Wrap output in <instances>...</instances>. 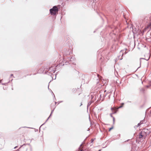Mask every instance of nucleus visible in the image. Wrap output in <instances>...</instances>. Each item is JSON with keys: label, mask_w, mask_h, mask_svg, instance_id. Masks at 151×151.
I'll list each match as a JSON object with an SVG mask.
<instances>
[{"label": "nucleus", "mask_w": 151, "mask_h": 151, "mask_svg": "<svg viewBox=\"0 0 151 151\" xmlns=\"http://www.w3.org/2000/svg\"><path fill=\"white\" fill-rule=\"evenodd\" d=\"M50 11L51 15H56L57 13H58V9L57 6H54L52 9H50Z\"/></svg>", "instance_id": "nucleus-1"}, {"label": "nucleus", "mask_w": 151, "mask_h": 151, "mask_svg": "<svg viewBox=\"0 0 151 151\" xmlns=\"http://www.w3.org/2000/svg\"><path fill=\"white\" fill-rule=\"evenodd\" d=\"M73 91L74 93H78L79 95L81 93L80 90L76 88H73Z\"/></svg>", "instance_id": "nucleus-2"}, {"label": "nucleus", "mask_w": 151, "mask_h": 151, "mask_svg": "<svg viewBox=\"0 0 151 151\" xmlns=\"http://www.w3.org/2000/svg\"><path fill=\"white\" fill-rule=\"evenodd\" d=\"M118 109L119 108H116V107H115L111 108V110L112 111V114H114L116 113Z\"/></svg>", "instance_id": "nucleus-3"}, {"label": "nucleus", "mask_w": 151, "mask_h": 151, "mask_svg": "<svg viewBox=\"0 0 151 151\" xmlns=\"http://www.w3.org/2000/svg\"><path fill=\"white\" fill-rule=\"evenodd\" d=\"M144 133V132H141L139 134V138H141L144 137V135L143 134Z\"/></svg>", "instance_id": "nucleus-4"}, {"label": "nucleus", "mask_w": 151, "mask_h": 151, "mask_svg": "<svg viewBox=\"0 0 151 151\" xmlns=\"http://www.w3.org/2000/svg\"><path fill=\"white\" fill-rule=\"evenodd\" d=\"M124 103H121V105H120V106H119V107L118 108H119H119H121L123 106H124Z\"/></svg>", "instance_id": "nucleus-5"}, {"label": "nucleus", "mask_w": 151, "mask_h": 151, "mask_svg": "<svg viewBox=\"0 0 151 151\" xmlns=\"http://www.w3.org/2000/svg\"><path fill=\"white\" fill-rule=\"evenodd\" d=\"M151 26V23H150L147 27L146 28H148Z\"/></svg>", "instance_id": "nucleus-6"}, {"label": "nucleus", "mask_w": 151, "mask_h": 151, "mask_svg": "<svg viewBox=\"0 0 151 151\" xmlns=\"http://www.w3.org/2000/svg\"><path fill=\"white\" fill-rule=\"evenodd\" d=\"M112 114V113H111L110 114V116L111 117H113V116H112V114Z\"/></svg>", "instance_id": "nucleus-7"}, {"label": "nucleus", "mask_w": 151, "mask_h": 151, "mask_svg": "<svg viewBox=\"0 0 151 151\" xmlns=\"http://www.w3.org/2000/svg\"><path fill=\"white\" fill-rule=\"evenodd\" d=\"M93 141H94V139H91V143L93 142Z\"/></svg>", "instance_id": "nucleus-8"}, {"label": "nucleus", "mask_w": 151, "mask_h": 151, "mask_svg": "<svg viewBox=\"0 0 151 151\" xmlns=\"http://www.w3.org/2000/svg\"><path fill=\"white\" fill-rule=\"evenodd\" d=\"M113 122H114H114H115V118L114 117H113Z\"/></svg>", "instance_id": "nucleus-9"}, {"label": "nucleus", "mask_w": 151, "mask_h": 151, "mask_svg": "<svg viewBox=\"0 0 151 151\" xmlns=\"http://www.w3.org/2000/svg\"><path fill=\"white\" fill-rule=\"evenodd\" d=\"M113 127H111L109 129V131H111V129H113Z\"/></svg>", "instance_id": "nucleus-10"}, {"label": "nucleus", "mask_w": 151, "mask_h": 151, "mask_svg": "<svg viewBox=\"0 0 151 151\" xmlns=\"http://www.w3.org/2000/svg\"><path fill=\"white\" fill-rule=\"evenodd\" d=\"M79 150H80V151H83V150L81 149H80Z\"/></svg>", "instance_id": "nucleus-11"}, {"label": "nucleus", "mask_w": 151, "mask_h": 151, "mask_svg": "<svg viewBox=\"0 0 151 151\" xmlns=\"http://www.w3.org/2000/svg\"><path fill=\"white\" fill-rule=\"evenodd\" d=\"M140 123H139L138 124V126H139L140 125Z\"/></svg>", "instance_id": "nucleus-12"}, {"label": "nucleus", "mask_w": 151, "mask_h": 151, "mask_svg": "<svg viewBox=\"0 0 151 151\" xmlns=\"http://www.w3.org/2000/svg\"><path fill=\"white\" fill-rule=\"evenodd\" d=\"M17 147H14V148H16Z\"/></svg>", "instance_id": "nucleus-13"}, {"label": "nucleus", "mask_w": 151, "mask_h": 151, "mask_svg": "<svg viewBox=\"0 0 151 151\" xmlns=\"http://www.w3.org/2000/svg\"><path fill=\"white\" fill-rule=\"evenodd\" d=\"M12 90H13V88H12Z\"/></svg>", "instance_id": "nucleus-14"}]
</instances>
